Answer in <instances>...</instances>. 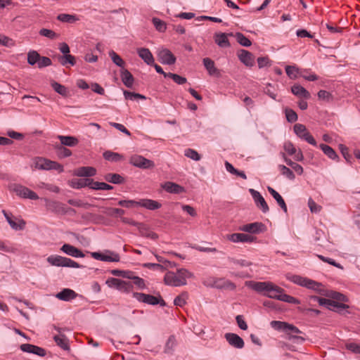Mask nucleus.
<instances>
[{
  "label": "nucleus",
  "instance_id": "8fccbe9b",
  "mask_svg": "<svg viewBox=\"0 0 360 360\" xmlns=\"http://www.w3.org/2000/svg\"><path fill=\"white\" fill-rule=\"evenodd\" d=\"M278 169H280L281 174L285 176L288 179L293 180L295 178L293 172L286 166L279 165Z\"/></svg>",
  "mask_w": 360,
  "mask_h": 360
},
{
  "label": "nucleus",
  "instance_id": "9d476101",
  "mask_svg": "<svg viewBox=\"0 0 360 360\" xmlns=\"http://www.w3.org/2000/svg\"><path fill=\"white\" fill-rule=\"evenodd\" d=\"M105 252L109 255L94 252L91 253V255L94 259L103 262H117L120 261V257L117 253L110 250H106Z\"/></svg>",
  "mask_w": 360,
  "mask_h": 360
},
{
  "label": "nucleus",
  "instance_id": "69168bd1",
  "mask_svg": "<svg viewBox=\"0 0 360 360\" xmlns=\"http://www.w3.org/2000/svg\"><path fill=\"white\" fill-rule=\"evenodd\" d=\"M58 155L60 158H64L71 156L72 152L70 150L66 148L63 146H60L58 147Z\"/></svg>",
  "mask_w": 360,
  "mask_h": 360
},
{
  "label": "nucleus",
  "instance_id": "9b49d317",
  "mask_svg": "<svg viewBox=\"0 0 360 360\" xmlns=\"http://www.w3.org/2000/svg\"><path fill=\"white\" fill-rule=\"evenodd\" d=\"M266 229V226L262 222H253L239 227L240 231L252 234L263 233Z\"/></svg>",
  "mask_w": 360,
  "mask_h": 360
},
{
  "label": "nucleus",
  "instance_id": "2f4dec72",
  "mask_svg": "<svg viewBox=\"0 0 360 360\" xmlns=\"http://www.w3.org/2000/svg\"><path fill=\"white\" fill-rule=\"evenodd\" d=\"M319 148L328 158L333 160H338L339 157L338 154L330 146L321 143L319 145Z\"/></svg>",
  "mask_w": 360,
  "mask_h": 360
},
{
  "label": "nucleus",
  "instance_id": "4c0bfd02",
  "mask_svg": "<svg viewBox=\"0 0 360 360\" xmlns=\"http://www.w3.org/2000/svg\"><path fill=\"white\" fill-rule=\"evenodd\" d=\"M58 60L63 66H65L68 64L73 66L76 63L75 57L70 54L59 56Z\"/></svg>",
  "mask_w": 360,
  "mask_h": 360
},
{
  "label": "nucleus",
  "instance_id": "aec40b11",
  "mask_svg": "<svg viewBox=\"0 0 360 360\" xmlns=\"http://www.w3.org/2000/svg\"><path fill=\"white\" fill-rule=\"evenodd\" d=\"M304 287L314 290L321 295H326V290L323 288V285L314 280L307 278L305 283H304Z\"/></svg>",
  "mask_w": 360,
  "mask_h": 360
},
{
  "label": "nucleus",
  "instance_id": "052dcab7",
  "mask_svg": "<svg viewBox=\"0 0 360 360\" xmlns=\"http://www.w3.org/2000/svg\"><path fill=\"white\" fill-rule=\"evenodd\" d=\"M39 34L49 39H53L58 37V34L53 30L42 28L39 30Z\"/></svg>",
  "mask_w": 360,
  "mask_h": 360
},
{
  "label": "nucleus",
  "instance_id": "5701e85b",
  "mask_svg": "<svg viewBox=\"0 0 360 360\" xmlns=\"http://www.w3.org/2000/svg\"><path fill=\"white\" fill-rule=\"evenodd\" d=\"M75 175L80 177H91L96 174V169L93 167H81L75 170Z\"/></svg>",
  "mask_w": 360,
  "mask_h": 360
},
{
  "label": "nucleus",
  "instance_id": "ddd939ff",
  "mask_svg": "<svg viewBox=\"0 0 360 360\" xmlns=\"http://www.w3.org/2000/svg\"><path fill=\"white\" fill-rule=\"evenodd\" d=\"M158 56L161 63L169 65L174 64L176 60L174 55L167 49L159 51Z\"/></svg>",
  "mask_w": 360,
  "mask_h": 360
},
{
  "label": "nucleus",
  "instance_id": "c756f323",
  "mask_svg": "<svg viewBox=\"0 0 360 360\" xmlns=\"http://www.w3.org/2000/svg\"><path fill=\"white\" fill-rule=\"evenodd\" d=\"M58 139L60 140L61 145L73 147L78 143V139L75 136L58 135Z\"/></svg>",
  "mask_w": 360,
  "mask_h": 360
},
{
  "label": "nucleus",
  "instance_id": "f257e3e1",
  "mask_svg": "<svg viewBox=\"0 0 360 360\" xmlns=\"http://www.w3.org/2000/svg\"><path fill=\"white\" fill-rule=\"evenodd\" d=\"M245 285L257 292L263 293L265 296L279 300L284 290L271 282L247 281Z\"/></svg>",
  "mask_w": 360,
  "mask_h": 360
},
{
  "label": "nucleus",
  "instance_id": "6ab92c4d",
  "mask_svg": "<svg viewBox=\"0 0 360 360\" xmlns=\"http://www.w3.org/2000/svg\"><path fill=\"white\" fill-rule=\"evenodd\" d=\"M94 180L92 179L89 178H84V179H72L70 182V186L75 189H79L84 187H89L91 188V186H93Z\"/></svg>",
  "mask_w": 360,
  "mask_h": 360
},
{
  "label": "nucleus",
  "instance_id": "5fc2aeb1",
  "mask_svg": "<svg viewBox=\"0 0 360 360\" xmlns=\"http://www.w3.org/2000/svg\"><path fill=\"white\" fill-rule=\"evenodd\" d=\"M117 204L122 207H124L127 208H131V207H138L139 206V200H121L118 201Z\"/></svg>",
  "mask_w": 360,
  "mask_h": 360
},
{
  "label": "nucleus",
  "instance_id": "f03ea898",
  "mask_svg": "<svg viewBox=\"0 0 360 360\" xmlns=\"http://www.w3.org/2000/svg\"><path fill=\"white\" fill-rule=\"evenodd\" d=\"M193 277V274L186 269H177L176 272L168 271L164 277L166 285L178 287L186 285V279Z\"/></svg>",
  "mask_w": 360,
  "mask_h": 360
},
{
  "label": "nucleus",
  "instance_id": "774afa93",
  "mask_svg": "<svg viewBox=\"0 0 360 360\" xmlns=\"http://www.w3.org/2000/svg\"><path fill=\"white\" fill-rule=\"evenodd\" d=\"M132 288L133 285L131 282L122 281L118 290L124 292H129Z\"/></svg>",
  "mask_w": 360,
  "mask_h": 360
},
{
  "label": "nucleus",
  "instance_id": "0e129e2a",
  "mask_svg": "<svg viewBox=\"0 0 360 360\" xmlns=\"http://www.w3.org/2000/svg\"><path fill=\"white\" fill-rule=\"evenodd\" d=\"M286 339L297 344H302L305 341L304 338L291 334L290 333H288Z\"/></svg>",
  "mask_w": 360,
  "mask_h": 360
},
{
  "label": "nucleus",
  "instance_id": "680f3d73",
  "mask_svg": "<svg viewBox=\"0 0 360 360\" xmlns=\"http://www.w3.org/2000/svg\"><path fill=\"white\" fill-rule=\"evenodd\" d=\"M167 75H168L167 77L172 78L174 80V82L178 84H184L186 83V82H187V79L186 77L180 76L177 74L168 72Z\"/></svg>",
  "mask_w": 360,
  "mask_h": 360
},
{
  "label": "nucleus",
  "instance_id": "6e6552de",
  "mask_svg": "<svg viewBox=\"0 0 360 360\" xmlns=\"http://www.w3.org/2000/svg\"><path fill=\"white\" fill-rule=\"evenodd\" d=\"M295 134L302 139H304L309 144L316 146L317 145L314 138L307 131L306 127L302 124H295L293 127Z\"/></svg>",
  "mask_w": 360,
  "mask_h": 360
},
{
  "label": "nucleus",
  "instance_id": "473e14b6",
  "mask_svg": "<svg viewBox=\"0 0 360 360\" xmlns=\"http://www.w3.org/2000/svg\"><path fill=\"white\" fill-rule=\"evenodd\" d=\"M215 43L220 47H229L230 43L229 41L227 35L225 33H217L214 36Z\"/></svg>",
  "mask_w": 360,
  "mask_h": 360
},
{
  "label": "nucleus",
  "instance_id": "f704fd0d",
  "mask_svg": "<svg viewBox=\"0 0 360 360\" xmlns=\"http://www.w3.org/2000/svg\"><path fill=\"white\" fill-rule=\"evenodd\" d=\"M104 179L108 182L120 184L124 182V178L118 174L108 173L104 176Z\"/></svg>",
  "mask_w": 360,
  "mask_h": 360
},
{
  "label": "nucleus",
  "instance_id": "4be33fe9",
  "mask_svg": "<svg viewBox=\"0 0 360 360\" xmlns=\"http://www.w3.org/2000/svg\"><path fill=\"white\" fill-rule=\"evenodd\" d=\"M137 53L139 56L147 64V65H153L154 63V58L148 49L146 48H139L137 49Z\"/></svg>",
  "mask_w": 360,
  "mask_h": 360
},
{
  "label": "nucleus",
  "instance_id": "37998d69",
  "mask_svg": "<svg viewBox=\"0 0 360 360\" xmlns=\"http://www.w3.org/2000/svg\"><path fill=\"white\" fill-rule=\"evenodd\" d=\"M9 190L13 193H15L17 195L22 198L23 194H25V186L18 184H12L8 186Z\"/></svg>",
  "mask_w": 360,
  "mask_h": 360
},
{
  "label": "nucleus",
  "instance_id": "ea45409f",
  "mask_svg": "<svg viewBox=\"0 0 360 360\" xmlns=\"http://www.w3.org/2000/svg\"><path fill=\"white\" fill-rule=\"evenodd\" d=\"M121 220L124 224H130V225H132V226H137L140 233L141 235L144 234L143 233V230L146 229V226L143 224L139 223V222H136V221H134L132 219L127 218V217H122L121 219Z\"/></svg>",
  "mask_w": 360,
  "mask_h": 360
},
{
  "label": "nucleus",
  "instance_id": "c9c22d12",
  "mask_svg": "<svg viewBox=\"0 0 360 360\" xmlns=\"http://www.w3.org/2000/svg\"><path fill=\"white\" fill-rule=\"evenodd\" d=\"M51 86L54 89L56 92H57L58 94L61 95L62 96L66 97L68 96L69 91L67 87L65 86L55 82L52 81L51 82Z\"/></svg>",
  "mask_w": 360,
  "mask_h": 360
},
{
  "label": "nucleus",
  "instance_id": "3c124183",
  "mask_svg": "<svg viewBox=\"0 0 360 360\" xmlns=\"http://www.w3.org/2000/svg\"><path fill=\"white\" fill-rule=\"evenodd\" d=\"M152 21H153V23L155 29L158 31H159L160 32H163L166 30L167 25H166V23L163 20H162L158 18H153Z\"/></svg>",
  "mask_w": 360,
  "mask_h": 360
},
{
  "label": "nucleus",
  "instance_id": "4468645a",
  "mask_svg": "<svg viewBox=\"0 0 360 360\" xmlns=\"http://www.w3.org/2000/svg\"><path fill=\"white\" fill-rule=\"evenodd\" d=\"M227 238L233 243H252L256 240L255 236L246 233H236L227 236Z\"/></svg>",
  "mask_w": 360,
  "mask_h": 360
},
{
  "label": "nucleus",
  "instance_id": "a211bd4d",
  "mask_svg": "<svg viewBox=\"0 0 360 360\" xmlns=\"http://www.w3.org/2000/svg\"><path fill=\"white\" fill-rule=\"evenodd\" d=\"M161 186L165 191L169 193L180 194L185 192V188L183 186L172 181H167L162 184Z\"/></svg>",
  "mask_w": 360,
  "mask_h": 360
},
{
  "label": "nucleus",
  "instance_id": "58836bf2",
  "mask_svg": "<svg viewBox=\"0 0 360 360\" xmlns=\"http://www.w3.org/2000/svg\"><path fill=\"white\" fill-rule=\"evenodd\" d=\"M176 345V340L174 335H170L167 339L164 352L167 354H172L174 352V347Z\"/></svg>",
  "mask_w": 360,
  "mask_h": 360
},
{
  "label": "nucleus",
  "instance_id": "49530a36",
  "mask_svg": "<svg viewBox=\"0 0 360 360\" xmlns=\"http://www.w3.org/2000/svg\"><path fill=\"white\" fill-rule=\"evenodd\" d=\"M40 59V55L39 53L36 51H30L27 53V63L31 65H34L35 64H37L38 60Z\"/></svg>",
  "mask_w": 360,
  "mask_h": 360
},
{
  "label": "nucleus",
  "instance_id": "864d4df0",
  "mask_svg": "<svg viewBox=\"0 0 360 360\" xmlns=\"http://www.w3.org/2000/svg\"><path fill=\"white\" fill-rule=\"evenodd\" d=\"M287 322L280 321H272L270 323L271 326L277 330H283L286 333Z\"/></svg>",
  "mask_w": 360,
  "mask_h": 360
},
{
  "label": "nucleus",
  "instance_id": "423d86ee",
  "mask_svg": "<svg viewBox=\"0 0 360 360\" xmlns=\"http://www.w3.org/2000/svg\"><path fill=\"white\" fill-rule=\"evenodd\" d=\"M133 296L138 301L148 304L156 305L159 304L162 307L166 306L165 302L162 299L160 295H159V297H155L142 292H134Z\"/></svg>",
  "mask_w": 360,
  "mask_h": 360
},
{
  "label": "nucleus",
  "instance_id": "603ef678",
  "mask_svg": "<svg viewBox=\"0 0 360 360\" xmlns=\"http://www.w3.org/2000/svg\"><path fill=\"white\" fill-rule=\"evenodd\" d=\"M184 155L195 161H198L201 158L200 155L196 150L191 148L186 149L184 151Z\"/></svg>",
  "mask_w": 360,
  "mask_h": 360
},
{
  "label": "nucleus",
  "instance_id": "7ed1b4c3",
  "mask_svg": "<svg viewBox=\"0 0 360 360\" xmlns=\"http://www.w3.org/2000/svg\"><path fill=\"white\" fill-rule=\"evenodd\" d=\"M47 262L51 266L58 267L81 268L82 266L77 262L58 255H52L47 257Z\"/></svg>",
  "mask_w": 360,
  "mask_h": 360
},
{
  "label": "nucleus",
  "instance_id": "c85d7f7f",
  "mask_svg": "<svg viewBox=\"0 0 360 360\" xmlns=\"http://www.w3.org/2000/svg\"><path fill=\"white\" fill-rule=\"evenodd\" d=\"M202 62L205 69L207 70L210 75H219V71L215 67L214 60H212L210 58H203Z\"/></svg>",
  "mask_w": 360,
  "mask_h": 360
},
{
  "label": "nucleus",
  "instance_id": "393cba45",
  "mask_svg": "<svg viewBox=\"0 0 360 360\" xmlns=\"http://www.w3.org/2000/svg\"><path fill=\"white\" fill-rule=\"evenodd\" d=\"M291 91L295 96L300 98L309 99L311 97L310 93L300 84H294L291 87Z\"/></svg>",
  "mask_w": 360,
  "mask_h": 360
},
{
  "label": "nucleus",
  "instance_id": "f8f14e48",
  "mask_svg": "<svg viewBox=\"0 0 360 360\" xmlns=\"http://www.w3.org/2000/svg\"><path fill=\"white\" fill-rule=\"evenodd\" d=\"M249 191L251 193L257 207L261 209L264 213L269 212V206L260 193L252 188H250Z\"/></svg>",
  "mask_w": 360,
  "mask_h": 360
},
{
  "label": "nucleus",
  "instance_id": "39448f33",
  "mask_svg": "<svg viewBox=\"0 0 360 360\" xmlns=\"http://www.w3.org/2000/svg\"><path fill=\"white\" fill-rule=\"evenodd\" d=\"M129 162L131 165L143 169H153L155 167L153 161L137 154L131 155Z\"/></svg>",
  "mask_w": 360,
  "mask_h": 360
},
{
  "label": "nucleus",
  "instance_id": "338daca9",
  "mask_svg": "<svg viewBox=\"0 0 360 360\" xmlns=\"http://www.w3.org/2000/svg\"><path fill=\"white\" fill-rule=\"evenodd\" d=\"M51 63V60L49 58L40 56V59L38 60L37 63V67L39 68H43L45 67L50 66Z\"/></svg>",
  "mask_w": 360,
  "mask_h": 360
},
{
  "label": "nucleus",
  "instance_id": "e433bc0d",
  "mask_svg": "<svg viewBox=\"0 0 360 360\" xmlns=\"http://www.w3.org/2000/svg\"><path fill=\"white\" fill-rule=\"evenodd\" d=\"M3 213L8 221V223L9 224V225L11 226V227L14 229V230H22L24 228H25V222L24 221H20L19 224H17L15 221H14L9 216L8 214L6 212V211H3Z\"/></svg>",
  "mask_w": 360,
  "mask_h": 360
},
{
  "label": "nucleus",
  "instance_id": "c03bdc74",
  "mask_svg": "<svg viewBox=\"0 0 360 360\" xmlns=\"http://www.w3.org/2000/svg\"><path fill=\"white\" fill-rule=\"evenodd\" d=\"M236 39L241 46L248 47L252 44L251 41L247 38L243 34L240 32H237L235 35Z\"/></svg>",
  "mask_w": 360,
  "mask_h": 360
},
{
  "label": "nucleus",
  "instance_id": "2eb2a0df",
  "mask_svg": "<svg viewBox=\"0 0 360 360\" xmlns=\"http://www.w3.org/2000/svg\"><path fill=\"white\" fill-rule=\"evenodd\" d=\"M229 344L237 349H242L244 347L245 343L243 340L237 334L232 333H227L224 335Z\"/></svg>",
  "mask_w": 360,
  "mask_h": 360
},
{
  "label": "nucleus",
  "instance_id": "cd10ccee",
  "mask_svg": "<svg viewBox=\"0 0 360 360\" xmlns=\"http://www.w3.org/2000/svg\"><path fill=\"white\" fill-rule=\"evenodd\" d=\"M267 190L269 192V193L272 195V197L276 200L278 205L281 207V208L286 213L288 211V208L282 196L271 186H268Z\"/></svg>",
  "mask_w": 360,
  "mask_h": 360
},
{
  "label": "nucleus",
  "instance_id": "6e6d98bb",
  "mask_svg": "<svg viewBox=\"0 0 360 360\" xmlns=\"http://www.w3.org/2000/svg\"><path fill=\"white\" fill-rule=\"evenodd\" d=\"M113 187L110 184H108L104 182H98L94 181L93 182V186H91V189L94 190H112Z\"/></svg>",
  "mask_w": 360,
  "mask_h": 360
},
{
  "label": "nucleus",
  "instance_id": "e2e57ef3",
  "mask_svg": "<svg viewBox=\"0 0 360 360\" xmlns=\"http://www.w3.org/2000/svg\"><path fill=\"white\" fill-rule=\"evenodd\" d=\"M124 95L126 99L128 100H135L136 98L146 99V97L140 94L128 91L127 90L124 91Z\"/></svg>",
  "mask_w": 360,
  "mask_h": 360
},
{
  "label": "nucleus",
  "instance_id": "4d7b16f0",
  "mask_svg": "<svg viewBox=\"0 0 360 360\" xmlns=\"http://www.w3.org/2000/svg\"><path fill=\"white\" fill-rule=\"evenodd\" d=\"M285 72L290 79H295L299 73V69L295 65H287L285 67Z\"/></svg>",
  "mask_w": 360,
  "mask_h": 360
},
{
  "label": "nucleus",
  "instance_id": "1a4fd4ad",
  "mask_svg": "<svg viewBox=\"0 0 360 360\" xmlns=\"http://www.w3.org/2000/svg\"><path fill=\"white\" fill-rule=\"evenodd\" d=\"M319 304L321 306L326 307L327 309L341 313L343 310L349 308V306L343 304L339 303L334 300H331L329 299L320 297L318 301Z\"/></svg>",
  "mask_w": 360,
  "mask_h": 360
},
{
  "label": "nucleus",
  "instance_id": "de8ad7c7",
  "mask_svg": "<svg viewBox=\"0 0 360 360\" xmlns=\"http://www.w3.org/2000/svg\"><path fill=\"white\" fill-rule=\"evenodd\" d=\"M188 295L186 292H183L181 294L175 297L174 304L176 306L183 307L186 304V300Z\"/></svg>",
  "mask_w": 360,
  "mask_h": 360
},
{
  "label": "nucleus",
  "instance_id": "a18cd8bd",
  "mask_svg": "<svg viewBox=\"0 0 360 360\" xmlns=\"http://www.w3.org/2000/svg\"><path fill=\"white\" fill-rule=\"evenodd\" d=\"M229 261L231 264H233L234 265L240 266L241 267L250 266L252 264V263L250 261L245 259H236L233 257H229Z\"/></svg>",
  "mask_w": 360,
  "mask_h": 360
},
{
  "label": "nucleus",
  "instance_id": "bf43d9fd",
  "mask_svg": "<svg viewBox=\"0 0 360 360\" xmlns=\"http://www.w3.org/2000/svg\"><path fill=\"white\" fill-rule=\"evenodd\" d=\"M285 117H286L288 122L292 123L297 120V118H298L297 115L295 112V111H294L293 110L290 109V108H286L285 110Z\"/></svg>",
  "mask_w": 360,
  "mask_h": 360
},
{
  "label": "nucleus",
  "instance_id": "412c9836",
  "mask_svg": "<svg viewBox=\"0 0 360 360\" xmlns=\"http://www.w3.org/2000/svg\"><path fill=\"white\" fill-rule=\"evenodd\" d=\"M139 206L149 210H155L160 209L162 205L156 200L143 198L139 200Z\"/></svg>",
  "mask_w": 360,
  "mask_h": 360
},
{
  "label": "nucleus",
  "instance_id": "79ce46f5",
  "mask_svg": "<svg viewBox=\"0 0 360 360\" xmlns=\"http://www.w3.org/2000/svg\"><path fill=\"white\" fill-rule=\"evenodd\" d=\"M57 19L63 22H68V23H73L77 20H79V18L75 15H70V14H66V13H61L59 14L57 16Z\"/></svg>",
  "mask_w": 360,
  "mask_h": 360
},
{
  "label": "nucleus",
  "instance_id": "13d9d810",
  "mask_svg": "<svg viewBox=\"0 0 360 360\" xmlns=\"http://www.w3.org/2000/svg\"><path fill=\"white\" fill-rule=\"evenodd\" d=\"M278 300H281V301H283V302H285L287 303H291V304H298L300 303V300H297V298H295L292 296L288 295L287 294H285L283 292H282L281 295H280V298Z\"/></svg>",
  "mask_w": 360,
  "mask_h": 360
},
{
  "label": "nucleus",
  "instance_id": "7c9ffc66",
  "mask_svg": "<svg viewBox=\"0 0 360 360\" xmlns=\"http://www.w3.org/2000/svg\"><path fill=\"white\" fill-rule=\"evenodd\" d=\"M53 340L56 342V345L59 346L64 350H69L70 347L68 344V340L66 336L63 334H59L58 335H55L53 337Z\"/></svg>",
  "mask_w": 360,
  "mask_h": 360
},
{
  "label": "nucleus",
  "instance_id": "dca6fc26",
  "mask_svg": "<svg viewBox=\"0 0 360 360\" xmlns=\"http://www.w3.org/2000/svg\"><path fill=\"white\" fill-rule=\"evenodd\" d=\"M60 250L66 255L76 258H82L84 257V254L82 251L75 246L65 243L62 245Z\"/></svg>",
  "mask_w": 360,
  "mask_h": 360
},
{
  "label": "nucleus",
  "instance_id": "a878e982",
  "mask_svg": "<svg viewBox=\"0 0 360 360\" xmlns=\"http://www.w3.org/2000/svg\"><path fill=\"white\" fill-rule=\"evenodd\" d=\"M120 77L123 84L128 88L132 87L134 78L131 73L127 69L122 68L120 70Z\"/></svg>",
  "mask_w": 360,
  "mask_h": 360
},
{
  "label": "nucleus",
  "instance_id": "f3484780",
  "mask_svg": "<svg viewBox=\"0 0 360 360\" xmlns=\"http://www.w3.org/2000/svg\"><path fill=\"white\" fill-rule=\"evenodd\" d=\"M238 56L241 63L248 67H252L255 64V57L250 51L241 49L238 52Z\"/></svg>",
  "mask_w": 360,
  "mask_h": 360
},
{
  "label": "nucleus",
  "instance_id": "a19ab883",
  "mask_svg": "<svg viewBox=\"0 0 360 360\" xmlns=\"http://www.w3.org/2000/svg\"><path fill=\"white\" fill-rule=\"evenodd\" d=\"M285 276L288 281L302 287H304V283H305L307 278L305 277H302L299 275H294L292 274H287Z\"/></svg>",
  "mask_w": 360,
  "mask_h": 360
},
{
  "label": "nucleus",
  "instance_id": "09e8293b",
  "mask_svg": "<svg viewBox=\"0 0 360 360\" xmlns=\"http://www.w3.org/2000/svg\"><path fill=\"white\" fill-rule=\"evenodd\" d=\"M109 56L116 65L124 68L125 63L118 54H117L114 51H110L109 52Z\"/></svg>",
  "mask_w": 360,
  "mask_h": 360
},
{
  "label": "nucleus",
  "instance_id": "bb28decb",
  "mask_svg": "<svg viewBox=\"0 0 360 360\" xmlns=\"http://www.w3.org/2000/svg\"><path fill=\"white\" fill-rule=\"evenodd\" d=\"M103 157L105 160L112 162H119L124 160V157L118 153H115L111 150H106L103 153Z\"/></svg>",
  "mask_w": 360,
  "mask_h": 360
},
{
  "label": "nucleus",
  "instance_id": "0eeeda50",
  "mask_svg": "<svg viewBox=\"0 0 360 360\" xmlns=\"http://www.w3.org/2000/svg\"><path fill=\"white\" fill-rule=\"evenodd\" d=\"M46 207L49 210L58 214H66L70 212L75 213V210L68 207L64 203L56 200L48 201Z\"/></svg>",
  "mask_w": 360,
  "mask_h": 360
},
{
  "label": "nucleus",
  "instance_id": "b1692460",
  "mask_svg": "<svg viewBox=\"0 0 360 360\" xmlns=\"http://www.w3.org/2000/svg\"><path fill=\"white\" fill-rule=\"evenodd\" d=\"M77 294L72 289L64 288L60 292L57 293L56 297L63 301H70L76 298Z\"/></svg>",
  "mask_w": 360,
  "mask_h": 360
},
{
  "label": "nucleus",
  "instance_id": "20e7f679",
  "mask_svg": "<svg viewBox=\"0 0 360 360\" xmlns=\"http://www.w3.org/2000/svg\"><path fill=\"white\" fill-rule=\"evenodd\" d=\"M32 167H34V169L39 170L54 169L58 171L59 172H63V167L62 165L58 163L57 162L41 157L35 158L33 160Z\"/></svg>",
  "mask_w": 360,
  "mask_h": 360
},
{
  "label": "nucleus",
  "instance_id": "72a5a7b5",
  "mask_svg": "<svg viewBox=\"0 0 360 360\" xmlns=\"http://www.w3.org/2000/svg\"><path fill=\"white\" fill-rule=\"evenodd\" d=\"M281 155L286 164L291 167L295 172L300 175L303 173V167L300 165L292 162L290 159L288 158L284 153H281Z\"/></svg>",
  "mask_w": 360,
  "mask_h": 360
}]
</instances>
